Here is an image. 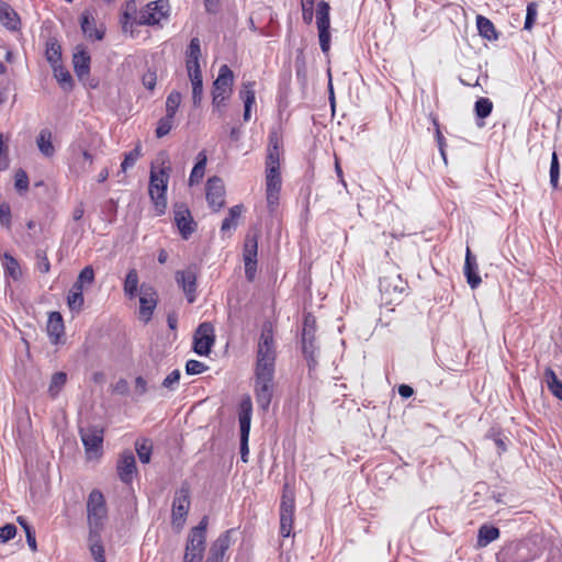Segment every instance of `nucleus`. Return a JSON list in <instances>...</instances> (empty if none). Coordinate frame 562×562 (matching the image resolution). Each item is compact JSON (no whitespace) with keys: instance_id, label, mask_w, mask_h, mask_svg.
Listing matches in <instances>:
<instances>
[{"instance_id":"27","label":"nucleus","mask_w":562,"mask_h":562,"mask_svg":"<svg viewBox=\"0 0 562 562\" xmlns=\"http://www.w3.org/2000/svg\"><path fill=\"white\" fill-rule=\"evenodd\" d=\"M254 82H244L243 87L239 91V97L244 101V121L248 122L250 120V111L251 106L256 101L255 90H254Z\"/></svg>"},{"instance_id":"31","label":"nucleus","mask_w":562,"mask_h":562,"mask_svg":"<svg viewBox=\"0 0 562 562\" xmlns=\"http://www.w3.org/2000/svg\"><path fill=\"white\" fill-rule=\"evenodd\" d=\"M100 531H89V548L95 562H105L104 548L101 543Z\"/></svg>"},{"instance_id":"20","label":"nucleus","mask_w":562,"mask_h":562,"mask_svg":"<svg viewBox=\"0 0 562 562\" xmlns=\"http://www.w3.org/2000/svg\"><path fill=\"white\" fill-rule=\"evenodd\" d=\"M316 321L312 315H307L304 319V326L302 330V345H303V352L308 356L313 357L315 347H314V339H315V330H316Z\"/></svg>"},{"instance_id":"4","label":"nucleus","mask_w":562,"mask_h":562,"mask_svg":"<svg viewBox=\"0 0 562 562\" xmlns=\"http://www.w3.org/2000/svg\"><path fill=\"white\" fill-rule=\"evenodd\" d=\"M168 178L169 176L165 169L159 171L151 169L150 171L149 195L158 215L164 214L167 207L166 192Z\"/></svg>"},{"instance_id":"55","label":"nucleus","mask_w":562,"mask_h":562,"mask_svg":"<svg viewBox=\"0 0 562 562\" xmlns=\"http://www.w3.org/2000/svg\"><path fill=\"white\" fill-rule=\"evenodd\" d=\"M16 535V527L12 524H7L0 527V542L5 543L13 539Z\"/></svg>"},{"instance_id":"16","label":"nucleus","mask_w":562,"mask_h":562,"mask_svg":"<svg viewBox=\"0 0 562 562\" xmlns=\"http://www.w3.org/2000/svg\"><path fill=\"white\" fill-rule=\"evenodd\" d=\"M234 529L226 530L212 543L205 562H223L226 551L232 544Z\"/></svg>"},{"instance_id":"17","label":"nucleus","mask_w":562,"mask_h":562,"mask_svg":"<svg viewBox=\"0 0 562 562\" xmlns=\"http://www.w3.org/2000/svg\"><path fill=\"white\" fill-rule=\"evenodd\" d=\"M176 281L182 288L188 302L193 303L195 301L196 291V272L192 267L187 268L182 271L176 272Z\"/></svg>"},{"instance_id":"8","label":"nucleus","mask_w":562,"mask_h":562,"mask_svg":"<svg viewBox=\"0 0 562 562\" xmlns=\"http://www.w3.org/2000/svg\"><path fill=\"white\" fill-rule=\"evenodd\" d=\"M330 7L326 1H321L316 9V25L318 30L319 46L324 54H328L330 49Z\"/></svg>"},{"instance_id":"19","label":"nucleus","mask_w":562,"mask_h":562,"mask_svg":"<svg viewBox=\"0 0 562 562\" xmlns=\"http://www.w3.org/2000/svg\"><path fill=\"white\" fill-rule=\"evenodd\" d=\"M119 477L122 482L128 484L133 480V474L136 471V461L132 451H124L116 465Z\"/></svg>"},{"instance_id":"58","label":"nucleus","mask_w":562,"mask_h":562,"mask_svg":"<svg viewBox=\"0 0 562 562\" xmlns=\"http://www.w3.org/2000/svg\"><path fill=\"white\" fill-rule=\"evenodd\" d=\"M303 22L310 25L314 18V4L308 1L301 2Z\"/></svg>"},{"instance_id":"12","label":"nucleus","mask_w":562,"mask_h":562,"mask_svg":"<svg viewBox=\"0 0 562 562\" xmlns=\"http://www.w3.org/2000/svg\"><path fill=\"white\" fill-rule=\"evenodd\" d=\"M158 295L156 290L143 283L139 289V317L148 323L151 319L154 311L157 306Z\"/></svg>"},{"instance_id":"6","label":"nucleus","mask_w":562,"mask_h":562,"mask_svg":"<svg viewBox=\"0 0 562 562\" xmlns=\"http://www.w3.org/2000/svg\"><path fill=\"white\" fill-rule=\"evenodd\" d=\"M88 459L99 458L102 454L104 429L98 425H88L79 428Z\"/></svg>"},{"instance_id":"49","label":"nucleus","mask_w":562,"mask_h":562,"mask_svg":"<svg viewBox=\"0 0 562 562\" xmlns=\"http://www.w3.org/2000/svg\"><path fill=\"white\" fill-rule=\"evenodd\" d=\"M559 176H560L559 159H558L557 153L553 151L552 158H551V165H550V183L553 189L558 188Z\"/></svg>"},{"instance_id":"22","label":"nucleus","mask_w":562,"mask_h":562,"mask_svg":"<svg viewBox=\"0 0 562 562\" xmlns=\"http://www.w3.org/2000/svg\"><path fill=\"white\" fill-rule=\"evenodd\" d=\"M64 321L59 312H52L47 321V334L52 344H58L64 335Z\"/></svg>"},{"instance_id":"21","label":"nucleus","mask_w":562,"mask_h":562,"mask_svg":"<svg viewBox=\"0 0 562 562\" xmlns=\"http://www.w3.org/2000/svg\"><path fill=\"white\" fill-rule=\"evenodd\" d=\"M282 153V137L277 131L269 133V144L267 148L266 166H280Z\"/></svg>"},{"instance_id":"47","label":"nucleus","mask_w":562,"mask_h":562,"mask_svg":"<svg viewBox=\"0 0 562 562\" xmlns=\"http://www.w3.org/2000/svg\"><path fill=\"white\" fill-rule=\"evenodd\" d=\"M4 270L5 273H8L14 280H16L21 274L20 266L16 259L8 254L4 255Z\"/></svg>"},{"instance_id":"53","label":"nucleus","mask_w":562,"mask_h":562,"mask_svg":"<svg viewBox=\"0 0 562 562\" xmlns=\"http://www.w3.org/2000/svg\"><path fill=\"white\" fill-rule=\"evenodd\" d=\"M0 224L7 228L11 225V207L5 201L0 203Z\"/></svg>"},{"instance_id":"51","label":"nucleus","mask_w":562,"mask_h":562,"mask_svg":"<svg viewBox=\"0 0 562 562\" xmlns=\"http://www.w3.org/2000/svg\"><path fill=\"white\" fill-rule=\"evenodd\" d=\"M207 370V366H205L203 362L191 359L188 360L186 363V372L190 375H195L203 373Z\"/></svg>"},{"instance_id":"43","label":"nucleus","mask_w":562,"mask_h":562,"mask_svg":"<svg viewBox=\"0 0 562 562\" xmlns=\"http://www.w3.org/2000/svg\"><path fill=\"white\" fill-rule=\"evenodd\" d=\"M136 11H137L136 0L127 1L125 4V9L123 11L122 20H121L122 29L124 32H126L128 30V25L131 27L133 26L134 23L133 22L130 23V20L133 18V15L136 14Z\"/></svg>"},{"instance_id":"23","label":"nucleus","mask_w":562,"mask_h":562,"mask_svg":"<svg viewBox=\"0 0 562 562\" xmlns=\"http://www.w3.org/2000/svg\"><path fill=\"white\" fill-rule=\"evenodd\" d=\"M464 276L469 285L475 289L482 282L481 277L477 273V263L475 257L471 250L467 248L465 262H464Z\"/></svg>"},{"instance_id":"48","label":"nucleus","mask_w":562,"mask_h":562,"mask_svg":"<svg viewBox=\"0 0 562 562\" xmlns=\"http://www.w3.org/2000/svg\"><path fill=\"white\" fill-rule=\"evenodd\" d=\"M173 116L166 114L164 117L159 120L156 128V136L158 138L166 136L171 131L173 125Z\"/></svg>"},{"instance_id":"33","label":"nucleus","mask_w":562,"mask_h":562,"mask_svg":"<svg viewBox=\"0 0 562 562\" xmlns=\"http://www.w3.org/2000/svg\"><path fill=\"white\" fill-rule=\"evenodd\" d=\"M476 26H477L479 33L482 37L490 40V41L497 40L498 35L495 30V26L492 23V21L488 20L487 18H485L483 15H477L476 16Z\"/></svg>"},{"instance_id":"59","label":"nucleus","mask_w":562,"mask_h":562,"mask_svg":"<svg viewBox=\"0 0 562 562\" xmlns=\"http://www.w3.org/2000/svg\"><path fill=\"white\" fill-rule=\"evenodd\" d=\"M36 259H37L36 266H37L38 271L42 273H47L50 269V265H49L46 254L42 250H37Z\"/></svg>"},{"instance_id":"52","label":"nucleus","mask_w":562,"mask_h":562,"mask_svg":"<svg viewBox=\"0 0 562 562\" xmlns=\"http://www.w3.org/2000/svg\"><path fill=\"white\" fill-rule=\"evenodd\" d=\"M83 302V294H80L79 292H69L67 295V304L71 311H80Z\"/></svg>"},{"instance_id":"3","label":"nucleus","mask_w":562,"mask_h":562,"mask_svg":"<svg viewBox=\"0 0 562 562\" xmlns=\"http://www.w3.org/2000/svg\"><path fill=\"white\" fill-rule=\"evenodd\" d=\"M87 515L90 531H100L108 517V508L103 494L93 490L87 501Z\"/></svg>"},{"instance_id":"35","label":"nucleus","mask_w":562,"mask_h":562,"mask_svg":"<svg viewBox=\"0 0 562 562\" xmlns=\"http://www.w3.org/2000/svg\"><path fill=\"white\" fill-rule=\"evenodd\" d=\"M45 55L52 68H56L57 65H60L61 48L56 40H50L47 42Z\"/></svg>"},{"instance_id":"18","label":"nucleus","mask_w":562,"mask_h":562,"mask_svg":"<svg viewBox=\"0 0 562 562\" xmlns=\"http://www.w3.org/2000/svg\"><path fill=\"white\" fill-rule=\"evenodd\" d=\"M406 281L402 279L401 274L392 272L380 278L379 288L381 293L392 295L401 294L406 289Z\"/></svg>"},{"instance_id":"46","label":"nucleus","mask_w":562,"mask_h":562,"mask_svg":"<svg viewBox=\"0 0 562 562\" xmlns=\"http://www.w3.org/2000/svg\"><path fill=\"white\" fill-rule=\"evenodd\" d=\"M181 93L178 91H171L166 100V114L173 116L177 113L178 108L181 103Z\"/></svg>"},{"instance_id":"11","label":"nucleus","mask_w":562,"mask_h":562,"mask_svg":"<svg viewBox=\"0 0 562 562\" xmlns=\"http://www.w3.org/2000/svg\"><path fill=\"white\" fill-rule=\"evenodd\" d=\"M234 74L227 65H222L218 76L213 82L212 97L221 100H228L233 92Z\"/></svg>"},{"instance_id":"2","label":"nucleus","mask_w":562,"mask_h":562,"mask_svg":"<svg viewBox=\"0 0 562 562\" xmlns=\"http://www.w3.org/2000/svg\"><path fill=\"white\" fill-rule=\"evenodd\" d=\"M209 518L204 516L198 526L190 530L183 562H202L205 551L206 529Z\"/></svg>"},{"instance_id":"30","label":"nucleus","mask_w":562,"mask_h":562,"mask_svg":"<svg viewBox=\"0 0 562 562\" xmlns=\"http://www.w3.org/2000/svg\"><path fill=\"white\" fill-rule=\"evenodd\" d=\"M40 151L45 157H52L55 154V148L52 143V132L47 128H43L36 139Z\"/></svg>"},{"instance_id":"42","label":"nucleus","mask_w":562,"mask_h":562,"mask_svg":"<svg viewBox=\"0 0 562 562\" xmlns=\"http://www.w3.org/2000/svg\"><path fill=\"white\" fill-rule=\"evenodd\" d=\"M142 156V147L139 144L136 147L124 155V159L121 164V171L126 172L132 168Z\"/></svg>"},{"instance_id":"50","label":"nucleus","mask_w":562,"mask_h":562,"mask_svg":"<svg viewBox=\"0 0 562 562\" xmlns=\"http://www.w3.org/2000/svg\"><path fill=\"white\" fill-rule=\"evenodd\" d=\"M537 14H538V4L536 2L528 3L527 12H526V20H525V25H524V27L526 30L532 29L536 18H537Z\"/></svg>"},{"instance_id":"54","label":"nucleus","mask_w":562,"mask_h":562,"mask_svg":"<svg viewBox=\"0 0 562 562\" xmlns=\"http://www.w3.org/2000/svg\"><path fill=\"white\" fill-rule=\"evenodd\" d=\"M14 186L18 191H26L29 188V177L26 172L22 169H19L14 177Z\"/></svg>"},{"instance_id":"32","label":"nucleus","mask_w":562,"mask_h":562,"mask_svg":"<svg viewBox=\"0 0 562 562\" xmlns=\"http://www.w3.org/2000/svg\"><path fill=\"white\" fill-rule=\"evenodd\" d=\"M66 382H67V373L66 372H63V371L55 372L50 378V382H49L48 390H47L49 397L55 400L59 395L60 391L64 389Z\"/></svg>"},{"instance_id":"14","label":"nucleus","mask_w":562,"mask_h":562,"mask_svg":"<svg viewBox=\"0 0 562 562\" xmlns=\"http://www.w3.org/2000/svg\"><path fill=\"white\" fill-rule=\"evenodd\" d=\"M206 200L213 211H220L225 204V187L218 177H212L206 183Z\"/></svg>"},{"instance_id":"29","label":"nucleus","mask_w":562,"mask_h":562,"mask_svg":"<svg viewBox=\"0 0 562 562\" xmlns=\"http://www.w3.org/2000/svg\"><path fill=\"white\" fill-rule=\"evenodd\" d=\"M192 85V101L194 106H200L203 98V80L201 71L188 72Z\"/></svg>"},{"instance_id":"5","label":"nucleus","mask_w":562,"mask_h":562,"mask_svg":"<svg viewBox=\"0 0 562 562\" xmlns=\"http://www.w3.org/2000/svg\"><path fill=\"white\" fill-rule=\"evenodd\" d=\"M252 415V403L250 396H245L239 404L238 422L240 428V458L243 462H248V440L250 432Z\"/></svg>"},{"instance_id":"15","label":"nucleus","mask_w":562,"mask_h":562,"mask_svg":"<svg viewBox=\"0 0 562 562\" xmlns=\"http://www.w3.org/2000/svg\"><path fill=\"white\" fill-rule=\"evenodd\" d=\"M173 213L181 237L188 239L196 229V223L193 221L189 209L183 204H176Z\"/></svg>"},{"instance_id":"63","label":"nucleus","mask_w":562,"mask_h":562,"mask_svg":"<svg viewBox=\"0 0 562 562\" xmlns=\"http://www.w3.org/2000/svg\"><path fill=\"white\" fill-rule=\"evenodd\" d=\"M147 392V382L143 376L135 379V393L138 396H143Z\"/></svg>"},{"instance_id":"44","label":"nucleus","mask_w":562,"mask_h":562,"mask_svg":"<svg viewBox=\"0 0 562 562\" xmlns=\"http://www.w3.org/2000/svg\"><path fill=\"white\" fill-rule=\"evenodd\" d=\"M257 249L258 244L256 237H249L247 236L245 240V248H244V261L249 262L254 261L257 262Z\"/></svg>"},{"instance_id":"41","label":"nucleus","mask_w":562,"mask_h":562,"mask_svg":"<svg viewBox=\"0 0 562 562\" xmlns=\"http://www.w3.org/2000/svg\"><path fill=\"white\" fill-rule=\"evenodd\" d=\"M81 29L88 37H95L99 41L103 38L104 33L95 29L94 22L88 13L81 15Z\"/></svg>"},{"instance_id":"10","label":"nucleus","mask_w":562,"mask_h":562,"mask_svg":"<svg viewBox=\"0 0 562 562\" xmlns=\"http://www.w3.org/2000/svg\"><path fill=\"white\" fill-rule=\"evenodd\" d=\"M168 0H157L148 3L143 9L137 18L136 24L138 25H155L158 24L167 14Z\"/></svg>"},{"instance_id":"9","label":"nucleus","mask_w":562,"mask_h":562,"mask_svg":"<svg viewBox=\"0 0 562 562\" xmlns=\"http://www.w3.org/2000/svg\"><path fill=\"white\" fill-rule=\"evenodd\" d=\"M214 327L211 323L204 322L199 325L193 337V350L200 356H207L214 345Z\"/></svg>"},{"instance_id":"60","label":"nucleus","mask_w":562,"mask_h":562,"mask_svg":"<svg viewBox=\"0 0 562 562\" xmlns=\"http://www.w3.org/2000/svg\"><path fill=\"white\" fill-rule=\"evenodd\" d=\"M143 85L146 89L153 91L156 87L157 75L156 71L147 70L142 78Z\"/></svg>"},{"instance_id":"28","label":"nucleus","mask_w":562,"mask_h":562,"mask_svg":"<svg viewBox=\"0 0 562 562\" xmlns=\"http://www.w3.org/2000/svg\"><path fill=\"white\" fill-rule=\"evenodd\" d=\"M499 538V529L492 525H482L477 532V547L484 548Z\"/></svg>"},{"instance_id":"45","label":"nucleus","mask_w":562,"mask_h":562,"mask_svg":"<svg viewBox=\"0 0 562 562\" xmlns=\"http://www.w3.org/2000/svg\"><path fill=\"white\" fill-rule=\"evenodd\" d=\"M493 110V103L487 98H480L474 104V111L479 119L487 117Z\"/></svg>"},{"instance_id":"37","label":"nucleus","mask_w":562,"mask_h":562,"mask_svg":"<svg viewBox=\"0 0 562 562\" xmlns=\"http://www.w3.org/2000/svg\"><path fill=\"white\" fill-rule=\"evenodd\" d=\"M243 211V205H235L229 209L228 216L222 222L221 231L227 233L237 226V220Z\"/></svg>"},{"instance_id":"40","label":"nucleus","mask_w":562,"mask_h":562,"mask_svg":"<svg viewBox=\"0 0 562 562\" xmlns=\"http://www.w3.org/2000/svg\"><path fill=\"white\" fill-rule=\"evenodd\" d=\"M135 449L138 456V459L142 463H149L153 443L149 439H138L135 442Z\"/></svg>"},{"instance_id":"39","label":"nucleus","mask_w":562,"mask_h":562,"mask_svg":"<svg viewBox=\"0 0 562 562\" xmlns=\"http://www.w3.org/2000/svg\"><path fill=\"white\" fill-rule=\"evenodd\" d=\"M53 70H54V77L56 78V80L58 81L60 87L65 91L71 90L74 87V81H72V78H71V75L69 74V71L66 68H64L61 65H57L56 68H53Z\"/></svg>"},{"instance_id":"34","label":"nucleus","mask_w":562,"mask_h":562,"mask_svg":"<svg viewBox=\"0 0 562 562\" xmlns=\"http://www.w3.org/2000/svg\"><path fill=\"white\" fill-rule=\"evenodd\" d=\"M138 281H139V279H138L137 270L135 268L130 269L125 277L124 285H123L124 294L128 299H134L136 296L137 289H138Z\"/></svg>"},{"instance_id":"56","label":"nucleus","mask_w":562,"mask_h":562,"mask_svg":"<svg viewBox=\"0 0 562 562\" xmlns=\"http://www.w3.org/2000/svg\"><path fill=\"white\" fill-rule=\"evenodd\" d=\"M180 376V371L173 370L165 378V380L162 381V386L169 390H175L176 386L179 384Z\"/></svg>"},{"instance_id":"13","label":"nucleus","mask_w":562,"mask_h":562,"mask_svg":"<svg viewBox=\"0 0 562 562\" xmlns=\"http://www.w3.org/2000/svg\"><path fill=\"white\" fill-rule=\"evenodd\" d=\"M190 491L188 486L182 485L175 494L172 502V524L182 526L190 507Z\"/></svg>"},{"instance_id":"26","label":"nucleus","mask_w":562,"mask_h":562,"mask_svg":"<svg viewBox=\"0 0 562 562\" xmlns=\"http://www.w3.org/2000/svg\"><path fill=\"white\" fill-rule=\"evenodd\" d=\"M74 69L79 79H83L90 71V55L85 49L78 50L72 56Z\"/></svg>"},{"instance_id":"38","label":"nucleus","mask_w":562,"mask_h":562,"mask_svg":"<svg viewBox=\"0 0 562 562\" xmlns=\"http://www.w3.org/2000/svg\"><path fill=\"white\" fill-rule=\"evenodd\" d=\"M548 389L551 393L562 401V382L558 379L555 372L548 368L544 372Z\"/></svg>"},{"instance_id":"62","label":"nucleus","mask_w":562,"mask_h":562,"mask_svg":"<svg viewBox=\"0 0 562 562\" xmlns=\"http://www.w3.org/2000/svg\"><path fill=\"white\" fill-rule=\"evenodd\" d=\"M281 184V178L266 177V191H280Z\"/></svg>"},{"instance_id":"25","label":"nucleus","mask_w":562,"mask_h":562,"mask_svg":"<svg viewBox=\"0 0 562 562\" xmlns=\"http://www.w3.org/2000/svg\"><path fill=\"white\" fill-rule=\"evenodd\" d=\"M0 23L10 31H18L21 26L19 14L7 2L3 4L0 11Z\"/></svg>"},{"instance_id":"36","label":"nucleus","mask_w":562,"mask_h":562,"mask_svg":"<svg viewBox=\"0 0 562 562\" xmlns=\"http://www.w3.org/2000/svg\"><path fill=\"white\" fill-rule=\"evenodd\" d=\"M206 161H207V158H206L205 151H200L198 154V161L195 162V165L191 171L190 178H189V182L191 186H193L194 183H198L203 178Z\"/></svg>"},{"instance_id":"1","label":"nucleus","mask_w":562,"mask_h":562,"mask_svg":"<svg viewBox=\"0 0 562 562\" xmlns=\"http://www.w3.org/2000/svg\"><path fill=\"white\" fill-rule=\"evenodd\" d=\"M276 347L270 323L262 326L258 340L254 393L259 409L267 413L274 392Z\"/></svg>"},{"instance_id":"24","label":"nucleus","mask_w":562,"mask_h":562,"mask_svg":"<svg viewBox=\"0 0 562 562\" xmlns=\"http://www.w3.org/2000/svg\"><path fill=\"white\" fill-rule=\"evenodd\" d=\"M200 57H201V46L200 40L198 37H193L190 41V44L187 49V71H201L200 68Z\"/></svg>"},{"instance_id":"57","label":"nucleus","mask_w":562,"mask_h":562,"mask_svg":"<svg viewBox=\"0 0 562 562\" xmlns=\"http://www.w3.org/2000/svg\"><path fill=\"white\" fill-rule=\"evenodd\" d=\"M77 281L81 284H91L94 281V271L91 266L85 267L79 276Z\"/></svg>"},{"instance_id":"64","label":"nucleus","mask_w":562,"mask_h":562,"mask_svg":"<svg viewBox=\"0 0 562 562\" xmlns=\"http://www.w3.org/2000/svg\"><path fill=\"white\" fill-rule=\"evenodd\" d=\"M130 390L128 383L124 379H120L113 386V391L117 394L125 395Z\"/></svg>"},{"instance_id":"7","label":"nucleus","mask_w":562,"mask_h":562,"mask_svg":"<svg viewBox=\"0 0 562 562\" xmlns=\"http://www.w3.org/2000/svg\"><path fill=\"white\" fill-rule=\"evenodd\" d=\"M295 497L289 484H284L280 504V535L286 538L291 535L294 520Z\"/></svg>"},{"instance_id":"61","label":"nucleus","mask_w":562,"mask_h":562,"mask_svg":"<svg viewBox=\"0 0 562 562\" xmlns=\"http://www.w3.org/2000/svg\"><path fill=\"white\" fill-rule=\"evenodd\" d=\"M280 191H266L267 205L270 213H273L279 205Z\"/></svg>"}]
</instances>
